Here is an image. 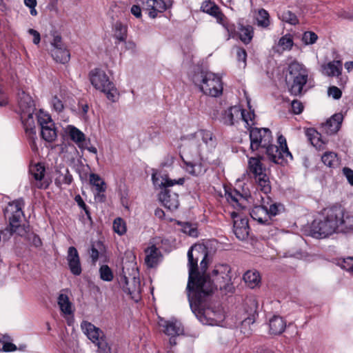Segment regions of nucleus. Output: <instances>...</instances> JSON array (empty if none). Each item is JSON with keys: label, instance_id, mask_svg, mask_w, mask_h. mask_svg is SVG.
<instances>
[{"label": "nucleus", "instance_id": "f704fd0d", "mask_svg": "<svg viewBox=\"0 0 353 353\" xmlns=\"http://www.w3.org/2000/svg\"><path fill=\"white\" fill-rule=\"evenodd\" d=\"M250 171L254 175V177L265 172V168L263 166L261 159L256 157H251L248 161Z\"/></svg>", "mask_w": 353, "mask_h": 353}, {"label": "nucleus", "instance_id": "69168bd1", "mask_svg": "<svg viewBox=\"0 0 353 353\" xmlns=\"http://www.w3.org/2000/svg\"><path fill=\"white\" fill-rule=\"evenodd\" d=\"M131 12L137 18L140 17L141 15V10L139 6H132Z\"/></svg>", "mask_w": 353, "mask_h": 353}, {"label": "nucleus", "instance_id": "9b49d317", "mask_svg": "<svg viewBox=\"0 0 353 353\" xmlns=\"http://www.w3.org/2000/svg\"><path fill=\"white\" fill-rule=\"evenodd\" d=\"M288 72L286 79L291 94L295 96L301 94L307 81V70L302 63L293 61L288 66Z\"/></svg>", "mask_w": 353, "mask_h": 353}, {"label": "nucleus", "instance_id": "aec40b11", "mask_svg": "<svg viewBox=\"0 0 353 353\" xmlns=\"http://www.w3.org/2000/svg\"><path fill=\"white\" fill-rule=\"evenodd\" d=\"M158 324L160 327H163V332L170 336V343L172 345L176 344L174 336L183 334V328L181 323L175 319H172L169 321H165L163 318H159Z\"/></svg>", "mask_w": 353, "mask_h": 353}, {"label": "nucleus", "instance_id": "1a4fd4ad", "mask_svg": "<svg viewBox=\"0 0 353 353\" xmlns=\"http://www.w3.org/2000/svg\"><path fill=\"white\" fill-rule=\"evenodd\" d=\"M89 77L92 86L103 92L109 101L115 102L119 99V91L105 71L98 68L94 69L90 71Z\"/></svg>", "mask_w": 353, "mask_h": 353}, {"label": "nucleus", "instance_id": "f8f14e48", "mask_svg": "<svg viewBox=\"0 0 353 353\" xmlns=\"http://www.w3.org/2000/svg\"><path fill=\"white\" fill-rule=\"evenodd\" d=\"M209 297H205L196 303L195 308L190 307L198 319L203 324L210 325H220L224 319V314L221 310H214L212 308L204 307V303Z\"/></svg>", "mask_w": 353, "mask_h": 353}, {"label": "nucleus", "instance_id": "a19ab883", "mask_svg": "<svg viewBox=\"0 0 353 353\" xmlns=\"http://www.w3.org/2000/svg\"><path fill=\"white\" fill-rule=\"evenodd\" d=\"M114 36L119 41H124L127 37V26L125 23H114Z\"/></svg>", "mask_w": 353, "mask_h": 353}, {"label": "nucleus", "instance_id": "4be33fe9", "mask_svg": "<svg viewBox=\"0 0 353 353\" xmlns=\"http://www.w3.org/2000/svg\"><path fill=\"white\" fill-rule=\"evenodd\" d=\"M66 259L71 273L75 276L80 275L82 268L79 252L74 247L71 246L68 248Z\"/></svg>", "mask_w": 353, "mask_h": 353}, {"label": "nucleus", "instance_id": "603ef678", "mask_svg": "<svg viewBox=\"0 0 353 353\" xmlns=\"http://www.w3.org/2000/svg\"><path fill=\"white\" fill-rule=\"evenodd\" d=\"M283 209L281 204L272 203L268 208V218L270 220L272 216H274Z\"/></svg>", "mask_w": 353, "mask_h": 353}, {"label": "nucleus", "instance_id": "ddd939ff", "mask_svg": "<svg viewBox=\"0 0 353 353\" xmlns=\"http://www.w3.org/2000/svg\"><path fill=\"white\" fill-rule=\"evenodd\" d=\"M277 142L279 146L270 143L265 148V152L269 159L277 164L283 165L288 159L292 160V155L288 150L285 138L283 135L278 137Z\"/></svg>", "mask_w": 353, "mask_h": 353}, {"label": "nucleus", "instance_id": "f257e3e1", "mask_svg": "<svg viewBox=\"0 0 353 353\" xmlns=\"http://www.w3.org/2000/svg\"><path fill=\"white\" fill-rule=\"evenodd\" d=\"M188 259V296L190 305L195 308L198 301L210 297L218 288L227 289L231 282V268L227 264H218L210 275L205 274L208 264V253L205 247L199 244L190 248Z\"/></svg>", "mask_w": 353, "mask_h": 353}, {"label": "nucleus", "instance_id": "864d4df0", "mask_svg": "<svg viewBox=\"0 0 353 353\" xmlns=\"http://www.w3.org/2000/svg\"><path fill=\"white\" fill-rule=\"evenodd\" d=\"M269 13L265 9H260L258 10L255 16L256 22H266L269 21Z\"/></svg>", "mask_w": 353, "mask_h": 353}, {"label": "nucleus", "instance_id": "37998d69", "mask_svg": "<svg viewBox=\"0 0 353 353\" xmlns=\"http://www.w3.org/2000/svg\"><path fill=\"white\" fill-rule=\"evenodd\" d=\"M0 344L2 345V347L0 348V351L2 352H10L17 350V346L10 342V337L8 335H3L0 339Z\"/></svg>", "mask_w": 353, "mask_h": 353}, {"label": "nucleus", "instance_id": "de8ad7c7", "mask_svg": "<svg viewBox=\"0 0 353 353\" xmlns=\"http://www.w3.org/2000/svg\"><path fill=\"white\" fill-rule=\"evenodd\" d=\"M318 39L317 35L314 32H305L302 37L303 42L306 45L314 43Z\"/></svg>", "mask_w": 353, "mask_h": 353}, {"label": "nucleus", "instance_id": "473e14b6", "mask_svg": "<svg viewBox=\"0 0 353 353\" xmlns=\"http://www.w3.org/2000/svg\"><path fill=\"white\" fill-rule=\"evenodd\" d=\"M51 54L57 62L61 63H68L70 58V54L66 46L58 48H52Z\"/></svg>", "mask_w": 353, "mask_h": 353}, {"label": "nucleus", "instance_id": "052dcab7", "mask_svg": "<svg viewBox=\"0 0 353 353\" xmlns=\"http://www.w3.org/2000/svg\"><path fill=\"white\" fill-rule=\"evenodd\" d=\"M74 200L77 203L78 205L82 209H83L86 214L89 216V211L81 196L79 194L76 195Z\"/></svg>", "mask_w": 353, "mask_h": 353}, {"label": "nucleus", "instance_id": "c85d7f7f", "mask_svg": "<svg viewBox=\"0 0 353 353\" xmlns=\"http://www.w3.org/2000/svg\"><path fill=\"white\" fill-rule=\"evenodd\" d=\"M250 216L254 220L260 223L268 224L270 223L266 206L258 205L254 207L250 212Z\"/></svg>", "mask_w": 353, "mask_h": 353}, {"label": "nucleus", "instance_id": "20e7f679", "mask_svg": "<svg viewBox=\"0 0 353 353\" xmlns=\"http://www.w3.org/2000/svg\"><path fill=\"white\" fill-rule=\"evenodd\" d=\"M184 139L188 144L184 147L183 152L192 159L185 162L187 172L194 176L203 174L207 170L205 161L208 159V155L216 145L215 136L210 130H199L188 134Z\"/></svg>", "mask_w": 353, "mask_h": 353}, {"label": "nucleus", "instance_id": "58836bf2", "mask_svg": "<svg viewBox=\"0 0 353 353\" xmlns=\"http://www.w3.org/2000/svg\"><path fill=\"white\" fill-rule=\"evenodd\" d=\"M322 162L330 168H334L339 163L337 154L333 152H325L321 157Z\"/></svg>", "mask_w": 353, "mask_h": 353}, {"label": "nucleus", "instance_id": "49530a36", "mask_svg": "<svg viewBox=\"0 0 353 353\" xmlns=\"http://www.w3.org/2000/svg\"><path fill=\"white\" fill-rule=\"evenodd\" d=\"M100 278L105 281H111L113 274L111 269L106 265H102L99 269Z\"/></svg>", "mask_w": 353, "mask_h": 353}, {"label": "nucleus", "instance_id": "680f3d73", "mask_svg": "<svg viewBox=\"0 0 353 353\" xmlns=\"http://www.w3.org/2000/svg\"><path fill=\"white\" fill-rule=\"evenodd\" d=\"M28 32L33 37L32 41L34 44H39L41 40L40 34L37 30L29 29Z\"/></svg>", "mask_w": 353, "mask_h": 353}, {"label": "nucleus", "instance_id": "6e6552de", "mask_svg": "<svg viewBox=\"0 0 353 353\" xmlns=\"http://www.w3.org/2000/svg\"><path fill=\"white\" fill-rule=\"evenodd\" d=\"M192 81L207 96L219 97L223 93L221 78L213 72L198 71L194 74Z\"/></svg>", "mask_w": 353, "mask_h": 353}, {"label": "nucleus", "instance_id": "412c9836", "mask_svg": "<svg viewBox=\"0 0 353 353\" xmlns=\"http://www.w3.org/2000/svg\"><path fill=\"white\" fill-rule=\"evenodd\" d=\"M137 275L138 272L133 270L132 276L128 277L125 275L123 276L124 283L122 285L124 292L130 294L131 298L135 301L139 300L141 292V282Z\"/></svg>", "mask_w": 353, "mask_h": 353}, {"label": "nucleus", "instance_id": "a211bd4d", "mask_svg": "<svg viewBox=\"0 0 353 353\" xmlns=\"http://www.w3.org/2000/svg\"><path fill=\"white\" fill-rule=\"evenodd\" d=\"M30 184L32 188L47 189L51 180L46 175L45 166L38 163L30 167Z\"/></svg>", "mask_w": 353, "mask_h": 353}, {"label": "nucleus", "instance_id": "9d476101", "mask_svg": "<svg viewBox=\"0 0 353 353\" xmlns=\"http://www.w3.org/2000/svg\"><path fill=\"white\" fill-rule=\"evenodd\" d=\"M249 111L246 112L245 110L241 108L240 106L233 105L224 110L219 117V121L225 125H234L240 121H243L245 123V126H251L254 125V113L251 110L250 99H247Z\"/></svg>", "mask_w": 353, "mask_h": 353}, {"label": "nucleus", "instance_id": "0e129e2a", "mask_svg": "<svg viewBox=\"0 0 353 353\" xmlns=\"http://www.w3.org/2000/svg\"><path fill=\"white\" fill-rule=\"evenodd\" d=\"M90 255L92 259V261L95 263L99 259V251L94 246H92L90 252Z\"/></svg>", "mask_w": 353, "mask_h": 353}, {"label": "nucleus", "instance_id": "2f4dec72", "mask_svg": "<svg viewBox=\"0 0 353 353\" xmlns=\"http://www.w3.org/2000/svg\"><path fill=\"white\" fill-rule=\"evenodd\" d=\"M58 305L64 316L73 314L72 304L67 294L61 293L58 296Z\"/></svg>", "mask_w": 353, "mask_h": 353}, {"label": "nucleus", "instance_id": "774afa93", "mask_svg": "<svg viewBox=\"0 0 353 353\" xmlns=\"http://www.w3.org/2000/svg\"><path fill=\"white\" fill-rule=\"evenodd\" d=\"M136 48V44L132 41L125 42V48L128 50H134Z\"/></svg>", "mask_w": 353, "mask_h": 353}, {"label": "nucleus", "instance_id": "c03bdc74", "mask_svg": "<svg viewBox=\"0 0 353 353\" xmlns=\"http://www.w3.org/2000/svg\"><path fill=\"white\" fill-rule=\"evenodd\" d=\"M50 105L54 111L57 113L61 112L65 108V102L62 95H54L50 101Z\"/></svg>", "mask_w": 353, "mask_h": 353}, {"label": "nucleus", "instance_id": "3c124183", "mask_svg": "<svg viewBox=\"0 0 353 353\" xmlns=\"http://www.w3.org/2000/svg\"><path fill=\"white\" fill-rule=\"evenodd\" d=\"M279 17L282 22H294L296 21V17L290 10L284 11L281 15L279 14Z\"/></svg>", "mask_w": 353, "mask_h": 353}, {"label": "nucleus", "instance_id": "8fccbe9b", "mask_svg": "<svg viewBox=\"0 0 353 353\" xmlns=\"http://www.w3.org/2000/svg\"><path fill=\"white\" fill-rule=\"evenodd\" d=\"M237 60L239 62V67L245 68L246 65L247 53L243 48H238L236 51Z\"/></svg>", "mask_w": 353, "mask_h": 353}, {"label": "nucleus", "instance_id": "7c9ffc66", "mask_svg": "<svg viewBox=\"0 0 353 353\" xmlns=\"http://www.w3.org/2000/svg\"><path fill=\"white\" fill-rule=\"evenodd\" d=\"M270 332L272 334H281L285 329L286 323L279 316H274L269 322Z\"/></svg>", "mask_w": 353, "mask_h": 353}, {"label": "nucleus", "instance_id": "e2e57ef3", "mask_svg": "<svg viewBox=\"0 0 353 353\" xmlns=\"http://www.w3.org/2000/svg\"><path fill=\"white\" fill-rule=\"evenodd\" d=\"M8 103L7 95L3 92L0 85V106L6 105Z\"/></svg>", "mask_w": 353, "mask_h": 353}, {"label": "nucleus", "instance_id": "6ab92c4d", "mask_svg": "<svg viewBox=\"0 0 353 353\" xmlns=\"http://www.w3.org/2000/svg\"><path fill=\"white\" fill-rule=\"evenodd\" d=\"M223 24L224 28L228 30L230 37L238 36L244 43H248L252 40L253 37V28L248 23H236L237 26L234 27V23Z\"/></svg>", "mask_w": 353, "mask_h": 353}, {"label": "nucleus", "instance_id": "dca6fc26", "mask_svg": "<svg viewBox=\"0 0 353 353\" xmlns=\"http://www.w3.org/2000/svg\"><path fill=\"white\" fill-rule=\"evenodd\" d=\"M23 201L18 199L10 203L4 210V216L9 221L10 230L11 232H15L16 230L20 225L21 218L23 216L22 207Z\"/></svg>", "mask_w": 353, "mask_h": 353}, {"label": "nucleus", "instance_id": "09e8293b", "mask_svg": "<svg viewBox=\"0 0 353 353\" xmlns=\"http://www.w3.org/2000/svg\"><path fill=\"white\" fill-rule=\"evenodd\" d=\"M52 39L50 43H51V46H52V48L65 47V46L62 42L61 37L59 32H52Z\"/></svg>", "mask_w": 353, "mask_h": 353}, {"label": "nucleus", "instance_id": "c9c22d12", "mask_svg": "<svg viewBox=\"0 0 353 353\" xmlns=\"http://www.w3.org/2000/svg\"><path fill=\"white\" fill-rule=\"evenodd\" d=\"M72 181V176L68 169L57 170L55 176V184L61 187L63 184L69 185Z\"/></svg>", "mask_w": 353, "mask_h": 353}, {"label": "nucleus", "instance_id": "79ce46f5", "mask_svg": "<svg viewBox=\"0 0 353 353\" xmlns=\"http://www.w3.org/2000/svg\"><path fill=\"white\" fill-rule=\"evenodd\" d=\"M113 230L119 236L125 234L127 232L125 221L121 217L116 218L113 221Z\"/></svg>", "mask_w": 353, "mask_h": 353}, {"label": "nucleus", "instance_id": "4d7b16f0", "mask_svg": "<svg viewBox=\"0 0 353 353\" xmlns=\"http://www.w3.org/2000/svg\"><path fill=\"white\" fill-rule=\"evenodd\" d=\"M292 110L294 114H299L303 110V105L301 101L294 100L292 102Z\"/></svg>", "mask_w": 353, "mask_h": 353}, {"label": "nucleus", "instance_id": "7ed1b4c3", "mask_svg": "<svg viewBox=\"0 0 353 353\" xmlns=\"http://www.w3.org/2000/svg\"><path fill=\"white\" fill-rule=\"evenodd\" d=\"M184 139L188 144L184 147L183 152L192 159L185 162L187 172L194 176L203 174L207 170L205 161L208 159V155L216 145L215 136L210 130H199L188 134Z\"/></svg>", "mask_w": 353, "mask_h": 353}, {"label": "nucleus", "instance_id": "a878e982", "mask_svg": "<svg viewBox=\"0 0 353 353\" xmlns=\"http://www.w3.org/2000/svg\"><path fill=\"white\" fill-rule=\"evenodd\" d=\"M341 61H332L321 65V72L328 77H339L342 72Z\"/></svg>", "mask_w": 353, "mask_h": 353}, {"label": "nucleus", "instance_id": "2eb2a0df", "mask_svg": "<svg viewBox=\"0 0 353 353\" xmlns=\"http://www.w3.org/2000/svg\"><path fill=\"white\" fill-rule=\"evenodd\" d=\"M83 332L98 347V352L103 350V353H108V345L103 332L92 323L83 321L81 325Z\"/></svg>", "mask_w": 353, "mask_h": 353}, {"label": "nucleus", "instance_id": "e433bc0d", "mask_svg": "<svg viewBox=\"0 0 353 353\" xmlns=\"http://www.w3.org/2000/svg\"><path fill=\"white\" fill-rule=\"evenodd\" d=\"M177 225L180 226V230L192 237H197L199 234L197 225L195 223L189 222L177 221Z\"/></svg>", "mask_w": 353, "mask_h": 353}, {"label": "nucleus", "instance_id": "ea45409f", "mask_svg": "<svg viewBox=\"0 0 353 353\" xmlns=\"http://www.w3.org/2000/svg\"><path fill=\"white\" fill-rule=\"evenodd\" d=\"M255 179L262 192H263L265 194H268L270 192V183L269 181V177L268 176L265 172L262 174H259V176L255 177Z\"/></svg>", "mask_w": 353, "mask_h": 353}, {"label": "nucleus", "instance_id": "c756f323", "mask_svg": "<svg viewBox=\"0 0 353 353\" xmlns=\"http://www.w3.org/2000/svg\"><path fill=\"white\" fill-rule=\"evenodd\" d=\"M203 12L214 17L220 22L224 20V14L221 12L219 8L211 1H205L201 6Z\"/></svg>", "mask_w": 353, "mask_h": 353}, {"label": "nucleus", "instance_id": "cd10ccee", "mask_svg": "<svg viewBox=\"0 0 353 353\" xmlns=\"http://www.w3.org/2000/svg\"><path fill=\"white\" fill-rule=\"evenodd\" d=\"M305 134L311 144L319 150L325 149V141L321 138V135L314 128H308L305 131Z\"/></svg>", "mask_w": 353, "mask_h": 353}, {"label": "nucleus", "instance_id": "4468645a", "mask_svg": "<svg viewBox=\"0 0 353 353\" xmlns=\"http://www.w3.org/2000/svg\"><path fill=\"white\" fill-rule=\"evenodd\" d=\"M36 119L41 130V137L46 142H54L57 138V128L51 116L40 110L36 114Z\"/></svg>", "mask_w": 353, "mask_h": 353}, {"label": "nucleus", "instance_id": "bb28decb", "mask_svg": "<svg viewBox=\"0 0 353 353\" xmlns=\"http://www.w3.org/2000/svg\"><path fill=\"white\" fill-rule=\"evenodd\" d=\"M145 263L148 268L155 267L160 261L161 254L157 248L152 245L145 250Z\"/></svg>", "mask_w": 353, "mask_h": 353}, {"label": "nucleus", "instance_id": "5701e85b", "mask_svg": "<svg viewBox=\"0 0 353 353\" xmlns=\"http://www.w3.org/2000/svg\"><path fill=\"white\" fill-rule=\"evenodd\" d=\"M64 132L81 150H84L85 135L83 132L72 125H67L64 128Z\"/></svg>", "mask_w": 353, "mask_h": 353}, {"label": "nucleus", "instance_id": "5fc2aeb1", "mask_svg": "<svg viewBox=\"0 0 353 353\" xmlns=\"http://www.w3.org/2000/svg\"><path fill=\"white\" fill-rule=\"evenodd\" d=\"M327 92H328V95L330 97H332L334 99H340L342 95L341 90L336 86L330 87Z\"/></svg>", "mask_w": 353, "mask_h": 353}, {"label": "nucleus", "instance_id": "f03ea898", "mask_svg": "<svg viewBox=\"0 0 353 353\" xmlns=\"http://www.w3.org/2000/svg\"><path fill=\"white\" fill-rule=\"evenodd\" d=\"M353 233V211L341 205L324 209L310 226V234L316 239L327 238L334 234Z\"/></svg>", "mask_w": 353, "mask_h": 353}, {"label": "nucleus", "instance_id": "f3484780", "mask_svg": "<svg viewBox=\"0 0 353 353\" xmlns=\"http://www.w3.org/2000/svg\"><path fill=\"white\" fill-rule=\"evenodd\" d=\"M250 148L252 150L265 149L272 141V136L268 128H252L250 132Z\"/></svg>", "mask_w": 353, "mask_h": 353}, {"label": "nucleus", "instance_id": "0eeeda50", "mask_svg": "<svg viewBox=\"0 0 353 353\" xmlns=\"http://www.w3.org/2000/svg\"><path fill=\"white\" fill-rule=\"evenodd\" d=\"M19 113L25 132L28 137L32 140L36 138V114L35 105L32 97L24 91L18 94Z\"/></svg>", "mask_w": 353, "mask_h": 353}, {"label": "nucleus", "instance_id": "39448f33", "mask_svg": "<svg viewBox=\"0 0 353 353\" xmlns=\"http://www.w3.org/2000/svg\"><path fill=\"white\" fill-rule=\"evenodd\" d=\"M225 197L230 205L236 211L230 212L234 220V233L239 240H245L249 234V225L247 219L242 218L238 212L245 208V197L236 190L225 188Z\"/></svg>", "mask_w": 353, "mask_h": 353}, {"label": "nucleus", "instance_id": "b1692460", "mask_svg": "<svg viewBox=\"0 0 353 353\" xmlns=\"http://www.w3.org/2000/svg\"><path fill=\"white\" fill-rule=\"evenodd\" d=\"M144 4V9L152 19L155 18L158 12H162L166 9V5L163 0H145Z\"/></svg>", "mask_w": 353, "mask_h": 353}, {"label": "nucleus", "instance_id": "393cba45", "mask_svg": "<svg viewBox=\"0 0 353 353\" xmlns=\"http://www.w3.org/2000/svg\"><path fill=\"white\" fill-rule=\"evenodd\" d=\"M343 116L341 113L334 114L323 125L324 132L327 134H333L339 131L343 121Z\"/></svg>", "mask_w": 353, "mask_h": 353}, {"label": "nucleus", "instance_id": "13d9d810", "mask_svg": "<svg viewBox=\"0 0 353 353\" xmlns=\"http://www.w3.org/2000/svg\"><path fill=\"white\" fill-rule=\"evenodd\" d=\"M24 3L27 7L30 8V12L32 15L37 14V10H35L37 0H24Z\"/></svg>", "mask_w": 353, "mask_h": 353}, {"label": "nucleus", "instance_id": "72a5a7b5", "mask_svg": "<svg viewBox=\"0 0 353 353\" xmlns=\"http://www.w3.org/2000/svg\"><path fill=\"white\" fill-rule=\"evenodd\" d=\"M243 280L250 288H254L261 283V276L258 271L248 270L244 274Z\"/></svg>", "mask_w": 353, "mask_h": 353}, {"label": "nucleus", "instance_id": "6e6d98bb", "mask_svg": "<svg viewBox=\"0 0 353 353\" xmlns=\"http://www.w3.org/2000/svg\"><path fill=\"white\" fill-rule=\"evenodd\" d=\"M341 266L345 270L353 273V257H348L344 259Z\"/></svg>", "mask_w": 353, "mask_h": 353}, {"label": "nucleus", "instance_id": "423d86ee", "mask_svg": "<svg viewBox=\"0 0 353 353\" xmlns=\"http://www.w3.org/2000/svg\"><path fill=\"white\" fill-rule=\"evenodd\" d=\"M152 180L155 188L162 189L159 195V201L162 204L170 210H176L179 205V195L177 193L172 192L169 188L176 184L183 185L185 179H171L165 173L154 171L152 174Z\"/></svg>", "mask_w": 353, "mask_h": 353}, {"label": "nucleus", "instance_id": "4c0bfd02", "mask_svg": "<svg viewBox=\"0 0 353 353\" xmlns=\"http://www.w3.org/2000/svg\"><path fill=\"white\" fill-rule=\"evenodd\" d=\"M90 183L95 187L96 191L99 192H105L106 185L105 181L97 174L92 173L90 174Z\"/></svg>", "mask_w": 353, "mask_h": 353}, {"label": "nucleus", "instance_id": "a18cd8bd", "mask_svg": "<svg viewBox=\"0 0 353 353\" xmlns=\"http://www.w3.org/2000/svg\"><path fill=\"white\" fill-rule=\"evenodd\" d=\"M294 42L290 34H285L282 37L278 43V46L281 48L282 50H290L293 46Z\"/></svg>", "mask_w": 353, "mask_h": 353}, {"label": "nucleus", "instance_id": "338daca9", "mask_svg": "<svg viewBox=\"0 0 353 353\" xmlns=\"http://www.w3.org/2000/svg\"><path fill=\"white\" fill-rule=\"evenodd\" d=\"M94 198L96 200L100 202H103L105 201V196L103 194V192H97V193L94 195Z\"/></svg>", "mask_w": 353, "mask_h": 353}, {"label": "nucleus", "instance_id": "bf43d9fd", "mask_svg": "<svg viewBox=\"0 0 353 353\" xmlns=\"http://www.w3.org/2000/svg\"><path fill=\"white\" fill-rule=\"evenodd\" d=\"M343 173L346 177L349 183L353 186V170L349 168H344L343 169Z\"/></svg>", "mask_w": 353, "mask_h": 353}]
</instances>
